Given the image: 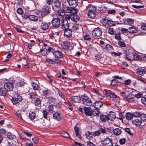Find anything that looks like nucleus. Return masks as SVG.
Here are the masks:
<instances>
[{
    "label": "nucleus",
    "instance_id": "nucleus-46",
    "mask_svg": "<svg viewBox=\"0 0 146 146\" xmlns=\"http://www.w3.org/2000/svg\"><path fill=\"white\" fill-rule=\"evenodd\" d=\"M84 39L87 41H90L91 40V37L88 34H86L83 36Z\"/></svg>",
    "mask_w": 146,
    "mask_h": 146
},
{
    "label": "nucleus",
    "instance_id": "nucleus-59",
    "mask_svg": "<svg viewBox=\"0 0 146 146\" xmlns=\"http://www.w3.org/2000/svg\"><path fill=\"white\" fill-rule=\"evenodd\" d=\"M125 130L131 136H133V134L131 132V130L129 128L126 127L125 128Z\"/></svg>",
    "mask_w": 146,
    "mask_h": 146
},
{
    "label": "nucleus",
    "instance_id": "nucleus-23",
    "mask_svg": "<svg viewBox=\"0 0 146 146\" xmlns=\"http://www.w3.org/2000/svg\"><path fill=\"white\" fill-rule=\"evenodd\" d=\"M53 55L55 58H62L63 56V54L59 50L54 52Z\"/></svg>",
    "mask_w": 146,
    "mask_h": 146
},
{
    "label": "nucleus",
    "instance_id": "nucleus-25",
    "mask_svg": "<svg viewBox=\"0 0 146 146\" xmlns=\"http://www.w3.org/2000/svg\"><path fill=\"white\" fill-rule=\"evenodd\" d=\"M47 50L46 48L41 49L40 52L37 53L38 55L40 57H41L42 56H45L47 54Z\"/></svg>",
    "mask_w": 146,
    "mask_h": 146
},
{
    "label": "nucleus",
    "instance_id": "nucleus-36",
    "mask_svg": "<svg viewBox=\"0 0 146 146\" xmlns=\"http://www.w3.org/2000/svg\"><path fill=\"white\" fill-rule=\"evenodd\" d=\"M133 56V59L134 60H141V57L137 54H136L135 53H133L132 54Z\"/></svg>",
    "mask_w": 146,
    "mask_h": 146
},
{
    "label": "nucleus",
    "instance_id": "nucleus-20",
    "mask_svg": "<svg viewBox=\"0 0 146 146\" xmlns=\"http://www.w3.org/2000/svg\"><path fill=\"white\" fill-rule=\"evenodd\" d=\"M25 84V82H24V79L19 78L15 84L16 87H19L23 86Z\"/></svg>",
    "mask_w": 146,
    "mask_h": 146
},
{
    "label": "nucleus",
    "instance_id": "nucleus-63",
    "mask_svg": "<svg viewBox=\"0 0 146 146\" xmlns=\"http://www.w3.org/2000/svg\"><path fill=\"white\" fill-rule=\"evenodd\" d=\"M17 12L20 15H22L23 13V11L21 8H18L17 10Z\"/></svg>",
    "mask_w": 146,
    "mask_h": 146
},
{
    "label": "nucleus",
    "instance_id": "nucleus-55",
    "mask_svg": "<svg viewBox=\"0 0 146 146\" xmlns=\"http://www.w3.org/2000/svg\"><path fill=\"white\" fill-rule=\"evenodd\" d=\"M115 38L118 40H120L121 39L120 33H118L115 34L114 36Z\"/></svg>",
    "mask_w": 146,
    "mask_h": 146
},
{
    "label": "nucleus",
    "instance_id": "nucleus-12",
    "mask_svg": "<svg viewBox=\"0 0 146 146\" xmlns=\"http://www.w3.org/2000/svg\"><path fill=\"white\" fill-rule=\"evenodd\" d=\"M50 24V23L49 22H43L41 24L40 29L42 31H46L48 29Z\"/></svg>",
    "mask_w": 146,
    "mask_h": 146
},
{
    "label": "nucleus",
    "instance_id": "nucleus-18",
    "mask_svg": "<svg viewBox=\"0 0 146 146\" xmlns=\"http://www.w3.org/2000/svg\"><path fill=\"white\" fill-rule=\"evenodd\" d=\"M39 83L38 80H36L35 82L33 81L31 84L33 90L36 91L38 90L39 88Z\"/></svg>",
    "mask_w": 146,
    "mask_h": 146
},
{
    "label": "nucleus",
    "instance_id": "nucleus-9",
    "mask_svg": "<svg viewBox=\"0 0 146 146\" xmlns=\"http://www.w3.org/2000/svg\"><path fill=\"white\" fill-rule=\"evenodd\" d=\"M103 145L104 146H113V144L112 140L108 137H106L101 141Z\"/></svg>",
    "mask_w": 146,
    "mask_h": 146
},
{
    "label": "nucleus",
    "instance_id": "nucleus-61",
    "mask_svg": "<svg viewBox=\"0 0 146 146\" xmlns=\"http://www.w3.org/2000/svg\"><path fill=\"white\" fill-rule=\"evenodd\" d=\"M119 21L123 24L126 25L127 19L125 18H119Z\"/></svg>",
    "mask_w": 146,
    "mask_h": 146
},
{
    "label": "nucleus",
    "instance_id": "nucleus-40",
    "mask_svg": "<svg viewBox=\"0 0 146 146\" xmlns=\"http://www.w3.org/2000/svg\"><path fill=\"white\" fill-rule=\"evenodd\" d=\"M137 31V30L133 26H132L129 28L128 32L130 33H134Z\"/></svg>",
    "mask_w": 146,
    "mask_h": 146
},
{
    "label": "nucleus",
    "instance_id": "nucleus-4",
    "mask_svg": "<svg viewBox=\"0 0 146 146\" xmlns=\"http://www.w3.org/2000/svg\"><path fill=\"white\" fill-rule=\"evenodd\" d=\"M63 9L64 10L65 13H77V10L76 9L72 8L71 7H70L66 5H64L63 6Z\"/></svg>",
    "mask_w": 146,
    "mask_h": 146
},
{
    "label": "nucleus",
    "instance_id": "nucleus-19",
    "mask_svg": "<svg viewBox=\"0 0 146 146\" xmlns=\"http://www.w3.org/2000/svg\"><path fill=\"white\" fill-rule=\"evenodd\" d=\"M42 10L44 14L47 15L50 13L51 9L49 6L45 5L43 7Z\"/></svg>",
    "mask_w": 146,
    "mask_h": 146
},
{
    "label": "nucleus",
    "instance_id": "nucleus-1",
    "mask_svg": "<svg viewBox=\"0 0 146 146\" xmlns=\"http://www.w3.org/2000/svg\"><path fill=\"white\" fill-rule=\"evenodd\" d=\"M84 112L86 116H90L92 115L98 116L99 113L98 111H97V112H95L90 107H86L84 106L83 107Z\"/></svg>",
    "mask_w": 146,
    "mask_h": 146
},
{
    "label": "nucleus",
    "instance_id": "nucleus-15",
    "mask_svg": "<svg viewBox=\"0 0 146 146\" xmlns=\"http://www.w3.org/2000/svg\"><path fill=\"white\" fill-rule=\"evenodd\" d=\"M4 86L7 92L12 91L14 87L13 84L11 83H6L4 84Z\"/></svg>",
    "mask_w": 146,
    "mask_h": 146
},
{
    "label": "nucleus",
    "instance_id": "nucleus-6",
    "mask_svg": "<svg viewBox=\"0 0 146 146\" xmlns=\"http://www.w3.org/2000/svg\"><path fill=\"white\" fill-rule=\"evenodd\" d=\"M49 38L56 42L59 40L60 38V36L59 35V32H52V34L49 35Z\"/></svg>",
    "mask_w": 146,
    "mask_h": 146
},
{
    "label": "nucleus",
    "instance_id": "nucleus-21",
    "mask_svg": "<svg viewBox=\"0 0 146 146\" xmlns=\"http://www.w3.org/2000/svg\"><path fill=\"white\" fill-rule=\"evenodd\" d=\"M64 35L67 38L70 37L72 36V31L68 28L64 29Z\"/></svg>",
    "mask_w": 146,
    "mask_h": 146
},
{
    "label": "nucleus",
    "instance_id": "nucleus-37",
    "mask_svg": "<svg viewBox=\"0 0 146 146\" xmlns=\"http://www.w3.org/2000/svg\"><path fill=\"white\" fill-rule=\"evenodd\" d=\"M19 78L16 76H13L11 77L10 80L12 81L13 83L15 84L17 81H18Z\"/></svg>",
    "mask_w": 146,
    "mask_h": 146
},
{
    "label": "nucleus",
    "instance_id": "nucleus-8",
    "mask_svg": "<svg viewBox=\"0 0 146 146\" xmlns=\"http://www.w3.org/2000/svg\"><path fill=\"white\" fill-rule=\"evenodd\" d=\"M17 97H14L11 100L13 105H17V104L21 102L23 99V98L20 95L17 94Z\"/></svg>",
    "mask_w": 146,
    "mask_h": 146
},
{
    "label": "nucleus",
    "instance_id": "nucleus-16",
    "mask_svg": "<svg viewBox=\"0 0 146 146\" xmlns=\"http://www.w3.org/2000/svg\"><path fill=\"white\" fill-rule=\"evenodd\" d=\"M142 120L141 118L138 117L133 120L132 122L134 125L137 126H139L142 123Z\"/></svg>",
    "mask_w": 146,
    "mask_h": 146
},
{
    "label": "nucleus",
    "instance_id": "nucleus-45",
    "mask_svg": "<svg viewBox=\"0 0 146 146\" xmlns=\"http://www.w3.org/2000/svg\"><path fill=\"white\" fill-rule=\"evenodd\" d=\"M29 19L32 21H37L38 19V17L35 15H30Z\"/></svg>",
    "mask_w": 146,
    "mask_h": 146
},
{
    "label": "nucleus",
    "instance_id": "nucleus-58",
    "mask_svg": "<svg viewBox=\"0 0 146 146\" xmlns=\"http://www.w3.org/2000/svg\"><path fill=\"white\" fill-rule=\"evenodd\" d=\"M108 33L111 35H114L115 34V32L113 28H109L108 30Z\"/></svg>",
    "mask_w": 146,
    "mask_h": 146
},
{
    "label": "nucleus",
    "instance_id": "nucleus-54",
    "mask_svg": "<svg viewBox=\"0 0 146 146\" xmlns=\"http://www.w3.org/2000/svg\"><path fill=\"white\" fill-rule=\"evenodd\" d=\"M122 54V53L121 52H113L111 53V54L113 56H120Z\"/></svg>",
    "mask_w": 146,
    "mask_h": 146
},
{
    "label": "nucleus",
    "instance_id": "nucleus-28",
    "mask_svg": "<svg viewBox=\"0 0 146 146\" xmlns=\"http://www.w3.org/2000/svg\"><path fill=\"white\" fill-rule=\"evenodd\" d=\"M146 71L142 68H139L137 70L136 73L137 75L141 76L145 74Z\"/></svg>",
    "mask_w": 146,
    "mask_h": 146
},
{
    "label": "nucleus",
    "instance_id": "nucleus-14",
    "mask_svg": "<svg viewBox=\"0 0 146 146\" xmlns=\"http://www.w3.org/2000/svg\"><path fill=\"white\" fill-rule=\"evenodd\" d=\"M68 3L70 7L74 8L78 4V0H69Z\"/></svg>",
    "mask_w": 146,
    "mask_h": 146
},
{
    "label": "nucleus",
    "instance_id": "nucleus-57",
    "mask_svg": "<svg viewBox=\"0 0 146 146\" xmlns=\"http://www.w3.org/2000/svg\"><path fill=\"white\" fill-rule=\"evenodd\" d=\"M61 136L64 137L68 138L70 139L71 138L69 137V134L66 132H63L61 134Z\"/></svg>",
    "mask_w": 146,
    "mask_h": 146
},
{
    "label": "nucleus",
    "instance_id": "nucleus-11",
    "mask_svg": "<svg viewBox=\"0 0 146 146\" xmlns=\"http://www.w3.org/2000/svg\"><path fill=\"white\" fill-rule=\"evenodd\" d=\"M76 13H72L71 15H69L68 17L69 20H70V19L74 22H77L79 20L80 18Z\"/></svg>",
    "mask_w": 146,
    "mask_h": 146
},
{
    "label": "nucleus",
    "instance_id": "nucleus-30",
    "mask_svg": "<svg viewBox=\"0 0 146 146\" xmlns=\"http://www.w3.org/2000/svg\"><path fill=\"white\" fill-rule=\"evenodd\" d=\"M7 90L4 86L0 88V95L1 96H5L7 94Z\"/></svg>",
    "mask_w": 146,
    "mask_h": 146
},
{
    "label": "nucleus",
    "instance_id": "nucleus-38",
    "mask_svg": "<svg viewBox=\"0 0 146 146\" xmlns=\"http://www.w3.org/2000/svg\"><path fill=\"white\" fill-rule=\"evenodd\" d=\"M133 116V114L129 112L127 113L125 115L126 119L128 120L132 119Z\"/></svg>",
    "mask_w": 146,
    "mask_h": 146
},
{
    "label": "nucleus",
    "instance_id": "nucleus-52",
    "mask_svg": "<svg viewBox=\"0 0 146 146\" xmlns=\"http://www.w3.org/2000/svg\"><path fill=\"white\" fill-rule=\"evenodd\" d=\"M57 13L58 15L60 16H63L65 14V13L63 9H59L57 11Z\"/></svg>",
    "mask_w": 146,
    "mask_h": 146
},
{
    "label": "nucleus",
    "instance_id": "nucleus-13",
    "mask_svg": "<svg viewBox=\"0 0 146 146\" xmlns=\"http://www.w3.org/2000/svg\"><path fill=\"white\" fill-rule=\"evenodd\" d=\"M103 105L102 102L100 101H96L93 104V106L98 111Z\"/></svg>",
    "mask_w": 146,
    "mask_h": 146
},
{
    "label": "nucleus",
    "instance_id": "nucleus-33",
    "mask_svg": "<svg viewBox=\"0 0 146 146\" xmlns=\"http://www.w3.org/2000/svg\"><path fill=\"white\" fill-rule=\"evenodd\" d=\"M108 120L110 121H112L115 119L116 116L115 115V113L112 112L110 113V114H108Z\"/></svg>",
    "mask_w": 146,
    "mask_h": 146
},
{
    "label": "nucleus",
    "instance_id": "nucleus-2",
    "mask_svg": "<svg viewBox=\"0 0 146 146\" xmlns=\"http://www.w3.org/2000/svg\"><path fill=\"white\" fill-rule=\"evenodd\" d=\"M83 103L88 106L92 105V102L90 98L86 94H84L81 96Z\"/></svg>",
    "mask_w": 146,
    "mask_h": 146
},
{
    "label": "nucleus",
    "instance_id": "nucleus-29",
    "mask_svg": "<svg viewBox=\"0 0 146 146\" xmlns=\"http://www.w3.org/2000/svg\"><path fill=\"white\" fill-rule=\"evenodd\" d=\"M119 84V81L114 78L111 81L110 85L112 87H117Z\"/></svg>",
    "mask_w": 146,
    "mask_h": 146
},
{
    "label": "nucleus",
    "instance_id": "nucleus-48",
    "mask_svg": "<svg viewBox=\"0 0 146 146\" xmlns=\"http://www.w3.org/2000/svg\"><path fill=\"white\" fill-rule=\"evenodd\" d=\"M46 62L49 64H54L55 61L52 59L47 58L46 59Z\"/></svg>",
    "mask_w": 146,
    "mask_h": 146
},
{
    "label": "nucleus",
    "instance_id": "nucleus-17",
    "mask_svg": "<svg viewBox=\"0 0 146 146\" xmlns=\"http://www.w3.org/2000/svg\"><path fill=\"white\" fill-rule=\"evenodd\" d=\"M62 28L63 30L68 29L69 27V23L66 19L62 20L61 21Z\"/></svg>",
    "mask_w": 146,
    "mask_h": 146
},
{
    "label": "nucleus",
    "instance_id": "nucleus-31",
    "mask_svg": "<svg viewBox=\"0 0 146 146\" xmlns=\"http://www.w3.org/2000/svg\"><path fill=\"white\" fill-rule=\"evenodd\" d=\"M113 133L115 135L118 136L121 134V131L119 128H116L113 129Z\"/></svg>",
    "mask_w": 146,
    "mask_h": 146
},
{
    "label": "nucleus",
    "instance_id": "nucleus-7",
    "mask_svg": "<svg viewBox=\"0 0 146 146\" xmlns=\"http://www.w3.org/2000/svg\"><path fill=\"white\" fill-rule=\"evenodd\" d=\"M52 27L54 28L58 29L60 26V20L58 18H54L51 21Z\"/></svg>",
    "mask_w": 146,
    "mask_h": 146
},
{
    "label": "nucleus",
    "instance_id": "nucleus-5",
    "mask_svg": "<svg viewBox=\"0 0 146 146\" xmlns=\"http://www.w3.org/2000/svg\"><path fill=\"white\" fill-rule=\"evenodd\" d=\"M93 36L95 38H98L102 34V31L99 27L95 28L92 31Z\"/></svg>",
    "mask_w": 146,
    "mask_h": 146
},
{
    "label": "nucleus",
    "instance_id": "nucleus-60",
    "mask_svg": "<svg viewBox=\"0 0 146 146\" xmlns=\"http://www.w3.org/2000/svg\"><path fill=\"white\" fill-rule=\"evenodd\" d=\"M106 44L105 47V48H104L105 49H106L108 51L112 50V48L111 45L107 44Z\"/></svg>",
    "mask_w": 146,
    "mask_h": 146
},
{
    "label": "nucleus",
    "instance_id": "nucleus-43",
    "mask_svg": "<svg viewBox=\"0 0 146 146\" xmlns=\"http://www.w3.org/2000/svg\"><path fill=\"white\" fill-rule=\"evenodd\" d=\"M108 96L110 98H112L113 100L116 99L117 98V95H115L113 92H110L109 93Z\"/></svg>",
    "mask_w": 146,
    "mask_h": 146
},
{
    "label": "nucleus",
    "instance_id": "nucleus-10",
    "mask_svg": "<svg viewBox=\"0 0 146 146\" xmlns=\"http://www.w3.org/2000/svg\"><path fill=\"white\" fill-rule=\"evenodd\" d=\"M123 100L125 102H127L131 103H135L136 99L135 97H133L130 96V95L125 96L123 98Z\"/></svg>",
    "mask_w": 146,
    "mask_h": 146
},
{
    "label": "nucleus",
    "instance_id": "nucleus-41",
    "mask_svg": "<svg viewBox=\"0 0 146 146\" xmlns=\"http://www.w3.org/2000/svg\"><path fill=\"white\" fill-rule=\"evenodd\" d=\"M62 48L65 50L69 48L68 43L67 42H63L61 44Z\"/></svg>",
    "mask_w": 146,
    "mask_h": 146
},
{
    "label": "nucleus",
    "instance_id": "nucleus-64",
    "mask_svg": "<svg viewBox=\"0 0 146 146\" xmlns=\"http://www.w3.org/2000/svg\"><path fill=\"white\" fill-rule=\"evenodd\" d=\"M118 45L121 47H125L126 46V45L125 43L123 42L120 40H119L118 41Z\"/></svg>",
    "mask_w": 146,
    "mask_h": 146
},
{
    "label": "nucleus",
    "instance_id": "nucleus-50",
    "mask_svg": "<svg viewBox=\"0 0 146 146\" xmlns=\"http://www.w3.org/2000/svg\"><path fill=\"white\" fill-rule=\"evenodd\" d=\"M134 20L131 19L127 18L126 20V25H132L133 24Z\"/></svg>",
    "mask_w": 146,
    "mask_h": 146
},
{
    "label": "nucleus",
    "instance_id": "nucleus-35",
    "mask_svg": "<svg viewBox=\"0 0 146 146\" xmlns=\"http://www.w3.org/2000/svg\"><path fill=\"white\" fill-rule=\"evenodd\" d=\"M109 19L107 18H104L102 19L101 21V22L102 24L104 26H106L108 25Z\"/></svg>",
    "mask_w": 146,
    "mask_h": 146
},
{
    "label": "nucleus",
    "instance_id": "nucleus-27",
    "mask_svg": "<svg viewBox=\"0 0 146 146\" xmlns=\"http://www.w3.org/2000/svg\"><path fill=\"white\" fill-rule=\"evenodd\" d=\"M76 134V136L78 137L80 140L82 139V137L80 133V131L79 130V128L76 126H74V127Z\"/></svg>",
    "mask_w": 146,
    "mask_h": 146
},
{
    "label": "nucleus",
    "instance_id": "nucleus-24",
    "mask_svg": "<svg viewBox=\"0 0 146 146\" xmlns=\"http://www.w3.org/2000/svg\"><path fill=\"white\" fill-rule=\"evenodd\" d=\"M52 2L55 7L57 9H60L61 7V3L59 0H53Z\"/></svg>",
    "mask_w": 146,
    "mask_h": 146
},
{
    "label": "nucleus",
    "instance_id": "nucleus-56",
    "mask_svg": "<svg viewBox=\"0 0 146 146\" xmlns=\"http://www.w3.org/2000/svg\"><path fill=\"white\" fill-rule=\"evenodd\" d=\"M42 113L43 117L45 119H47V115L48 114L47 111L46 110H43L42 111Z\"/></svg>",
    "mask_w": 146,
    "mask_h": 146
},
{
    "label": "nucleus",
    "instance_id": "nucleus-26",
    "mask_svg": "<svg viewBox=\"0 0 146 146\" xmlns=\"http://www.w3.org/2000/svg\"><path fill=\"white\" fill-rule=\"evenodd\" d=\"M81 98L78 96H73L71 98V100L73 102L76 103H79L82 100Z\"/></svg>",
    "mask_w": 146,
    "mask_h": 146
},
{
    "label": "nucleus",
    "instance_id": "nucleus-3",
    "mask_svg": "<svg viewBox=\"0 0 146 146\" xmlns=\"http://www.w3.org/2000/svg\"><path fill=\"white\" fill-rule=\"evenodd\" d=\"M91 9L88 10V17L91 19H94L96 16V8L93 6L91 5L90 7Z\"/></svg>",
    "mask_w": 146,
    "mask_h": 146
},
{
    "label": "nucleus",
    "instance_id": "nucleus-47",
    "mask_svg": "<svg viewBox=\"0 0 146 146\" xmlns=\"http://www.w3.org/2000/svg\"><path fill=\"white\" fill-rule=\"evenodd\" d=\"M54 109L53 105H49L48 107L47 110L50 113H52L54 112Z\"/></svg>",
    "mask_w": 146,
    "mask_h": 146
},
{
    "label": "nucleus",
    "instance_id": "nucleus-34",
    "mask_svg": "<svg viewBox=\"0 0 146 146\" xmlns=\"http://www.w3.org/2000/svg\"><path fill=\"white\" fill-rule=\"evenodd\" d=\"M100 120L103 122H106L108 120V116L105 115H102L100 116Z\"/></svg>",
    "mask_w": 146,
    "mask_h": 146
},
{
    "label": "nucleus",
    "instance_id": "nucleus-51",
    "mask_svg": "<svg viewBox=\"0 0 146 146\" xmlns=\"http://www.w3.org/2000/svg\"><path fill=\"white\" fill-rule=\"evenodd\" d=\"M56 99L52 97H50L49 98H48V102L51 104H54L55 102Z\"/></svg>",
    "mask_w": 146,
    "mask_h": 146
},
{
    "label": "nucleus",
    "instance_id": "nucleus-62",
    "mask_svg": "<svg viewBox=\"0 0 146 146\" xmlns=\"http://www.w3.org/2000/svg\"><path fill=\"white\" fill-rule=\"evenodd\" d=\"M48 51V52H53H53L55 51V48L54 47H49L47 49V51Z\"/></svg>",
    "mask_w": 146,
    "mask_h": 146
},
{
    "label": "nucleus",
    "instance_id": "nucleus-32",
    "mask_svg": "<svg viewBox=\"0 0 146 146\" xmlns=\"http://www.w3.org/2000/svg\"><path fill=\"white\" fill-rule=\"evenodd\" d=\"M119 24L117 21H113L109 19L108 25L110 27L116 26Z\"/></svg>",
    "mask_w": 146,
    "mask_h": 146
},
{
    "label": "nucleus",
    "instance_id": "nucleus-44",
    "mask_svg": "<svg viewBox=\"0 0 146 146\" xmlns=\"http://www.w3.org/2000/svg\"><path fill=\"white\" fill-rule=\"evenodd\" d=\"M33 101H34L35 105L36 106H38L41 104V100L39 98L37 97Z\"/></svg>",
    "mask_w": 146,
    "mask_h": 146
},
{
    "label": "nucleus",
    "instance_id": "nucleus-53",
    "mask_svg": "<svg viewBox=\"0 0 146 146\" xmlns=\"http://www.w3.org/2000/svg\"><path fill=\"white\" fill-rule=\"evenodd\" d=\"M119 119L120 120H122L123 118L125 117V115L123 112L120 113L118 115Z\"/></svg>",
    "mask_w": 146,
    "mask_h": 146
},
{
    "label": "nucleus",
    "instance_id": "nucleus-39",
    "mask_svg": "<svg viewBox=\"0 0 146 146\" xmlns=\"http://www.w3.org/2000/svg\"><path fill=\"white\" fill-rule=\"evenodd\" d=\"M29 98L33 101L37 97V96L34 92L30 93L29 94Z\"/></svg>",
    "mask_w": 146,
    "mask_h": 146
},
{
    "label": "nucleus",
    "instance_id": "nucleus-22",
    "mask_svg": "<svg viewBox=\"0 0 146 146\" xmlns=\"http://www.w3.org/2000/svg\"><path fill=\"white\" fill-rule=\"evenodd\" d=\"M52 116L54 119L57 121H60L62 118L60 113L58 112H56L54 113L53 114Z\"/></svg>",
    "mask_w": 146,
    "mask_h": 146
},
{
    "label": "nucleus",
    "instance_id": "nucleus-49",
    "mask_svg": "<svg viewBox=\"0 0 146 146\" xmlns=\"http://www.w3.org/2000/svg\"><path fill=\"white\" fill-rule=\"evenodd\" d=\"M29 116L31 120H33L35 117V113L33 112L30 113Z\"/></svg>",
    "mask_w": 146,
    "mask_h": 146
},
{
    "label": "nucleus",
    "instance_id": "nucleus-42",
    "mask_svg": "<svg viewBox=\"0 0 146 146\" xmlns=\"http://www.w3.org/2000/svg\"><path fill=\"white\" fill-rule=\"evenodd\" d=\"M7 136L8 138L10 139L11 140H14L16 138L15 136L12 134L10 132H8L7 134Z\"/></svg>",
    "mask_w": 146,
    "mask_h": 146
}]
</instances>
